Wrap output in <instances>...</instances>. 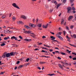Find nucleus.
Listing matches in <instances>:
<instances>
[{
    "instance_id": "obj_4",
    "label": "nucleus",
    "mask_w": 76,
    "mask_h": 76,
    "mask_svg": "<svg viewBox=\"0 0 76 76\" xmlns=\"http://www.w3.org/2000/svg\"><path fill=\"white\" fill-rule=\"evenodd\" d=\"M12 39H15L16 41H18V39L15 36H12L11 38Z\"/></svg>"
},
{
    "instance_id": "obj_42",
    "label": "nucleus",
    "mask_w": 76,
    "mask_h": 76,
    "mask_svg": "<svg viewBox=\"0 0 76 76\" xmlns=\"http://www.w3.org/2000/svg\"><path fill=\"white\" fill-rule=\"evenodd\" d=\"M23 32L24 33H25L26 34H27L28 33V31H24Z\"/></svg>"
},
{
    "instance_id": "obj_35",
    "label": "nucleus",
    "mask_w": 76,
    "mask_h": 76,
    "mask_svg": "<svg viewBox=\"0 0 76 76\" xmlns=\"http://www.w3.org/2000/svg\"><path fill=\"white\" fill-rule=\"evenodd\" d=\"M53 10H52V9H50V10H49V12H50V13H51V12H53Z\"/></svg>"
},
{
    "instance_id": "obj_59",
    "label": "nucleus",
    "mask_w": 76,
    "mask_h": 76,
    "mask_svg": "<svg viewBox=\"0 0 76 76\" xmlns=\"http://www.w3.org/2000/svg\"><path fill=\"white\" fill-rule=\"evenodd\" d=\"M1 37H3L4 36V35H3V34H1Z\"/></svg>"
},
{
    "instance_id": "obj_28",
    "label": "nucleus",
    "mask_w": 76,
    "mask_h": 76,
    "mask_svg": "<svg viewBox=\"0 0 76 76\" xmlns=\"http://www.w3.org/2000/svg\"><path fill=\"white\" fill-rule=\"evenodd\" d=\"M19 38H20V39H23V38L22 36H19Z\"/></svg>"
},
{
    "instance_id": "obj_54",
    "label": "nucleus",
    "mask_w": 76,
    "mask_h": 76,
    "mask_svg": "<svg viewBox=\"0 0 76 76\" xmlns=\"http://www.w3.org/2000/svg\"><path fill=\"white\" fill-rule=\"evenodd\" d=\"M41 52H43V53L45 52V51H44V50H42L41 51Z\"/></svg>"
},
{
    "instance_id": "obj_13",
    "label": "nucleus",
    "mask_w": 76,
    "mask_h": 76,
    "mask_svg": "<svg viewBox=\"0 0 76 76\" xmlns=\"http://www.w3.org/2000/svg\"><path fill=\"white\" fill-rule=\"evenodd\" d=\"M50 38L51 39V40H52V41H53V40H54V39H56V38L53 36H51Z\"/></svg>"
},
{
    "instance_id": "obj_29",
    "label": "nucleus",
    "mask_w": 76,
    "mask_h": 76,
    "mask_svg": "<svg viewBox=\"0 0 76 76\" xmlns=\"http://www.w3.org/2000/svg\"><path fill=\"white\" fill-rule=\"evenodd\" d=\"M31 32L30 31H27V34H31Z\"/></svg>"
},
{
    "instance_id": "obj_20",
    "label": "nucleus",
    "mask_w": 76,
    "mask_h": 76,
    "mask_svg": "<svg viewBox=\"0 0 76 76\" xmlns=\"http://www.w3.org/2000/svg\"><path fill=\"white\" fill-rule=\"evenodd\" d=\"M71 37H72L74 38H76V34H73V36H72V35H71Z\"/></svg>"
},
{
    "instance_id": "obj_8",
    "label": "nucleus",
    "mask_w": 76,
    "mask_h": 76,
    "mask_svg": "<svg viewBox=\"0 0 76 76\" xmlns=\"http://www.w3.org/2000/svg\"><path fill=\"white\" fill-rule=\"evenodd\" d=\"M48 24H47L46 25H45V26H44V25H43V27L44 28H48Z\"/></svg>"
},
{
    "instance_id": "obj_36",
    "label": "nucleus",
    "mask_w": 76,
    "mask_h": 76,
    "mask_svg": "<svg viewBox=\"0 0 76 76\" xmlns=\"http://www.w3.org/2000/svg\"><path fill=\"white\" fill-rule=\"evenodd\" d=\"M63 3H65L66 2V0H64L63 1Z\"/></svg>"
},
{
    "instance_id": "obj_64",
    "label": "nucleus",
    "mask_w": 76,
    "mask_h": 76,
    "mask_svg": "<svg viewBox=\"0 0 76 76\" xmlns=\"http://www.w3.org/2000/svg\"><path fill=\"white\" fill-rule=\"evenodd\" d=\"M38 29H39V30H42V28H38Z\"/></svg>"
},
{
    "instance_id": "obj_24",
    "label": "nucleus",
    "mask_w": 76,
    "mask_h": 76,
    "mask_svg": "<svg viewBox=\"0 0 76 76\" xmlns=\"http://www.w3.org/2000/svg\"><path fill=\"white\" fill-rule=\"evenodd\" d=\"M48 75H49V76H53V75H54V74H48Z\"/></svg>"
},
{
    "instance_id": "obj_19",
    "label": "nucleus",
    "mask_w": 76,
    "mask_h": 76,
    "mask_svg": "<svg viewBox=\"0 0 76 76\" xmlns=\"http://www.w3.org/2000/svg\"><path fill=\"white\" fill-rule=\"evenodd\" d=\"M58 38H59V39H61V40H63V38H62V37H61L60 36H59L58 37Z\"/></svg>"
},
{
    "instance_id": "obj_61",
    "label": "nucleus",
    "mask_w": 76,
    "mask_h": 76,
    "mask_svg": "<svg viewBox=\"0 0 76 76\" xmlns=\"http://www.w3.org/2000/svg\"><path fill=\"white\" fill-rule=\"evenodd\" d=\"M38 69H39V70H41V67H38Z\"/></svg>"
},
{
    "instance_id": "obj_53",
    "label": "nucleus",
    "mask_w": 76,
    "mask_h": 76,
    "mask_svg": "<svg viewBox=\"0 0 76 76\" xmlns=\"http://www.w3.org/2000/svg\"><path fill=\"white\" fill-rule=\"evenodd\" d=\"M66 38H68V39H70V38L68 37V36H66Z\"/></svg>"
},
{
    "instance_id": "obj_57",
    "label": "nucleus",
    "mask_w": 76,
    "mask_h": 76,
    "mask_svg": "<svg viewBox=\"0 0 76 76\" xmlns=\"http://www.w3.org/2000/svg\"><path fill=\"white\" fill-rule=\"evenodd\" d=\"M64 35H65V34H66V31H64Z\"/></svg>"
},
{
    "instance_id": "obj_25",
    "label": "nucleus",
    "mask_w": 76,
    "mask_h": 76,
    "mask_svg": "<svg viewBox=\"0 0 76 76\" xmlns=\"http://www.w3.org/2000/svg\"><path fill=\"white\" fill-rule=\"evenodd\" d=\"M6 44L4 43H3L1 45V46H4Z\"/></svg>"
},
{
    "instance_id": "obj_37",
    "label": "nucleus",
    "mask_w": 76,
    "mask_h": 76,
    "mask_svg": "<svg viewBox=\"0 0 76 76\" xmlns=\"http://www.w3.org/2000/svg\"><path fill=\"white\" fill-rule=\"evenodd\" d=\"M58 34H59V35H61V32H58Z\"/></svg>"
},
{
    "instance_id": "obj_3",
    "label": "nucleus",
    "mask_w": 76,
    "mask_h": 76,
    "mask_svg": "<svg viewBox=\"0 0 76 76\" xmlns=\"http://www.w3.org/2000/svg\"><path fill=\"white\" fill-rule=\"evenodd\" d=\"M29 26H30L32 27V28H35V26H36V25H35L32 23H30L29 24Z\"/></svg>"
},
{
    "instance_id": "obj_15",
    "label": "nucleus",
    "mask_w": 76,
    "mask_h": 76,
    "mask_svg": "<svg viewBox=\"0 0 76 76\" xmlns=\"http://www.w3.org/2000/svg\"><path fill=\"white\" fill-rule=\"evenodd\" d=\"M60 6V4H58L57 5V6H56V8L57 9Z\"/></svg>"
},
{
    "instance_id": "obj_38",
    "label": "nucleus",
    "mask_w": 76,
    "mask_h": 76,
    "mask_svg": "<svg viewBox=\"0 0 76 76\" xmlns=\"http://www.w3.org/2000/svg\"><path fill=\"white\" fill-rule=\"evenodd\" d=\"M29 58H27L26 59V61L27 62H28V61H29Z\"/></svg>"
},
{
    "instance_id": "obj_12",
    "label": "nucleus",
    "mask_w": 76,
    "mask_h": 76,
    "mask_svg": "<svg viewBox=\"0 0 76 76\" xmlns=\"http://www.w3.org/2000/svg\"><path fill=\"white\" fill-rule=\"evenodd\" d=\"M73 18V16H70L69 17V18H68V20H70V19H72Z\"/></svg>"
},
{
    "instance_id": "obj_14",
    "label": "nucleus",
    "mask_w": 76,
    "mask_h": 76,
    "mask_svg": "<svg viewBox=\"0 0 76 76\" xmlns=\"http://www.w3.org/2000/svg\"><path fill=\"white\" fill-rule=\"evenodd\" d=\"M37 26H38L39 28H41V26H42V24H41V23L38 24Z\"/></svg>"
},
{
    "instance_id": "obj_44",
    "label": "nucleus",
    "mask_w": 76,
    "mask_h": 76,
    "mask_svg": "<svg viewBox=\"0 0 76 76\" xmlns=\"http://www.w3.org/2000/svg\"><path fill=\"white\" fill-rule=\"evenodd\" d=\"M50 51V52H52V51H53V49H50L49 50Z\"/></svg>"
},
{
    "instance_id": "obj_62",
    "label": "nucleus",
    "mask_w": 76,
    "mask_h": 76,
    "mask_svg": "<svg viewBox=\"0 0 76 76\" xmlns=\"http://www.w3.org/2000/svg\"><path fill=\"white\" fill-rule=\"evenodd\" d=\"M69 45H71V46H73V45H72V44H70V43H69Z\"/></svg>"
},
{
    "instance_id": "obj_7",
    "label": "nucleus",
    "mask_w": 76,
    "mask_h": 76,
    "mask_svg": "<svg viewBox=\"0 0 76 76\" xmlns=\"http://www.w3.org/2000/svg\"><path fill=\"white\" fill-rule=\"evenodd\" d=\"M51 3H54L56 5V4H57V1L55 0H53L52 1Z\"/></svg>"
},
{
    "instance_id": "obj_22",
    "label": "nucleus",
    "mask_w": 76,
    "mask_h": 76,
    "mask_svg": "<svg viewBox=\"0 0 76 76\" xmlns=\"http://www.w3.org/2000/svg\"><path fill=\"white\" fill-rule=\"evenodd\" d=\"M23 65H20L18 67V68L19 69L20 68H22V67H23Z\"/></svg>"
},
{
    "instance_id": "obj_10",
    "label": "nucleus",
    "mask_w": 76,
    "mask_h": 76,
    "mask_svg": "<svg viewBox=\"0 0 76 76\" xmlns=\"http://www.w3.org/2000/svg\"><path fill=\"white\" fill-rule=\"evenodd\" d=\"M21 18H22L23 19H26V17L24 15L21 16Z\"/></svg>"
},
{
    "instance_id": "obj_16",
    "label": "nucleus",
    "mask_w": 76,
    "mask_h": 76,
    "mask_svg": "<svg viewBox=\"0 0 76 76\" xmlns=\"http://www.w3.org/2000/svg\"><path fill=\"white\" fill-rule=\"evenodd\" d=\"M10 37H5L4 38V40H7L8 39H10Z\"/></svg>"
},
{
    "instance_id": "obj_60",
    "label": "nucleus",
    "mask_w": 76,
    "mask_h": 76,
    "mask_svg": "<svg viewBox=\"0 0 76 76\" xmlns=\"http://www.w3.org/2000/svg\"><path fill=\"white\" fill-rule=\"evenodd\" d=\"M17 67L16 66L15 67V70H16V69H17Z\"/></svg>"
},
{
    "instance_id": "obj_47",
    "label": "nucleus",
    "mask_w": 76,
    "mask_h": 76,
    "mask_svg": "<svg viewBox=\"0 0 76 76\" xmlns=\"http://www.w3.org/2000/svg\"><path fill=\"white\" fill-rule=\"evenodd\" d=\"M20 63V61H18L17 62V64H19Z\"/></svg>"
},
{
    "instance_id": "obj_9",
    "label": "nucleus",
    "mask_w": 76,
    "mask_h": 76,
    "mask_svg": "<svg viewBox=\"0 0 76 76\" xmlns=\"http://www.w3.org/2000/svg\"><path fill=\"white\" fill-rule=\"evenodd\" d=\"M31 34H32L31 35V36H32L33 38H35V36H36V35L34 34V33H31Z\"/></svg>"
},
{
    "instance_id": "obj_39",
    "label": "nucleus",
    "mask_w": 76,
    "mask_h": 76,
    "mask_svg": "<svg viewBox=\"0 0 76 76\" xmlns=\"http://www.w3.org/2000/svg\"><path fill=\"white\" fill-rule=\"evenodd\" d=\"M5 73V72H1V73L0 74V75H3V74H4V73Z\"/></svg>"
},
{
    "instance_id": "obj_41",
    "label": "nucleus",
    "mask_w": 76,
    "mask_h": 76,
    "mask_svg": "<svg viewBox=\"0 0 76 76\" xmlns=\"http://www.w3.org/2000/svg\"><path fill=\"white\" fill-rule=\"evenodd\" d=\"M25 41H29V40L27 39H24Z\"/></svg>"
},
{
    "instance_id": "obj_49",
    "label": "nucleus",
    "mask_w": 76,
    "mask_h": 76,
    "mask_svg": "<svg viewBox=\"0 0 76 76\" xmlns=\"http://www.w3.org/2000/svg\"><path fill=\"white\" fill-rule=\"evenodd\" d=\"M56 37H57L58 38V37H59V36H59V35L58 34H56Z\"/></svg>"
},
{
    "instance_id": "obj_43",
    "label": "nucleus",
    "mask_w": 76,
    "mask_h": 76,
    "mask_svg": "<svg viewBox=\"0 0 76 76\" xmlns=\"http://www.w3.org/2000/svg\"><path fill=\"white\" fill-rule=\"evenodd\" d=\"M61 63L63 65L65 64V62H61Z\"/></svg>"
},
{
    "instance_id": "obj_50",
    "label": "nucleus",
    "mask_w": 76,
    "mask_h": 76,
    "mask_svg": "<svg viewBox=\"0 0 76 76\" xmlns=\"http://www.w3.org/2000/svg\"><path fill=\"white\" fill-rule=\"evenodd\" d=\"M36 21L37 22V23L38 22V19H37L36 20Z\"/></svg>"
},
{
    "instance_id": "obj_48",
    "label": "nucleus",
    "mask_w": 76,
    "mask_h": 76,
    "mask_svg": "<svg viewBox=\"0 0 76 76\" xmlns=\"http://www.w3.org/2000/svg\"><path fill=\"white\" fill-rule=\"evenodd\" d=\"M46 38V37L45 36H43L42 37V38H43V39H44V38Z\"/></svg>"
},
{
    "instance_id": "obj_31",
    "label": "nucleus",
    "mask_w": 76,
    "mask_h": 76,
    "mask_svg": "<svg viewBox=\"0 0 76 76\" xmlns=\"http://www.w3.org/2000/svg\"><path fill=\"white\" fill-rule=\"evenodd\" d=\"M61 54H62V55H66V53H63L62 52H61Z\"/></svg>"
},
{
    "instance_id": "obj_58",
    "label": "nucleus",
    "mask_w": 76,
    "mask_h": 76,
    "mask_svg": "<svg viewBox=\"0 0 76 76\" xmlns=\"http://www.w3.org/2000/svg\"><path fill=\"white\" fill-rule=\"evenodd\" d=\"M38 50V48H36L34 49V50L35 51H37V50Z\"/></svg>"
},
{
    "instance_id": "obj_2",
    "label": "nucleus",
    "mask_w": 76,
    "mask_h": 76,
    "mask_svg": "<svg viewBox=\"0 0 76 76\" xmlns=\"http://www.w3.org/2000/svg\"><path fill=\"white\" fill-rule=\"evenodd\" d=\"M12 5L14 7H16L17 9H20V8L19 7L16 5V4L15 3H13Z\"/></svg>"
},
{
    "instance_id": "obj_6",
    "label": "nucleus",
    "mask_w": 76,
    "mask_h": 76,
    "mask_svg": "<svg viewBox=\"0 0 76 76\" xmlns=\"http://www.w3.org/2000/svg\"><path fill=\"white\" fill-rule=\"evenodd\" d=\"M17 23L18 25H19L20 24H23V23L20 21H18Z\"/></svg>"
},
{
    "instance_id": "obj_40",
    "label": "nucleus",
    "mask_w": 76,
    "mask_h": 76,
    "mask_svg": "<svg viewBox=\"0 0 76 76\" xmlns=\"http://www.w3.org/2000/svg\"><path fill=\"white\" fill-rule=\"evenodd\" d=\"M10 54L11 56H13V52L10 53Z\"/></svg>"
},
{
    "instance_id": "obj_46",
    "label": "nucleus",
    "mask_w": 76,
    "mask_h": 76,
    "mask_svg": "<svg viewBox=\"0 0 76 76\" xmlns=\"http://www.w3.org/2000/svg\"><path fill=\"white\" fill-rule=\"evenodd\" d=\"M58 59H59V60H61V58H60L59 57H58Z\"/></svg>"
},
{
    "instance_id": "obj_33",
    "label": "nucleus",
    "mask_w": 76,
    "mask_h": 76,
    "mask_svg": "<svg viewBox=\"0 0 76 76\" xmlns=\"http://www.w3.org/2000/svg\"><path fill=\"white\" fill-rule=\"evenodd\" d=\"M66 28L68 30V31L69 30V27L67 26H66Z\"/></svg>"
},
{
    "instance_id": "obj_23",
    "label": "nucleus",
    "mask_w": 76,
    "mask_h": 76,
    "mask_svg": "<svg viewBox=\"0 0 76 76\" xmlns=\"http://www.w3.org/2000/svg\"><path fill=\"white\" fill-rule=\"evenodd\" d=\"M6 15H4L2 16V17H1V18L2 19H4V18H6Z\"/></svg>"
},
{
    "instance_id": "obj_30",
    "label": "nucleus",
    "mask_w": 76,
    "mask_h": 76,
    "mask_svg": "<svg viewBox=\"0 0 76 76\" xmlns=\"http://www.w3.org/2000/svg\"><path fill=\"white\" fill-rule=\"evenodd\" d=\"M72 10H76L75 8H74L73 7H72Z\"/></svg>"
},
{
    "instance_id": "obj_32",
    "label": "nucleus",
    "mask_w": 76,
    "mask_h": 76,
    "mask_svg": "<svg viewBox=\"0 0 76 76\" xmlns=\"http://www.w3.org/2000/svg\"><path fill=\"white\" fill-rule=\"evenodd\" d=\"M70 2L72 3H73L74 1V0H70Z\"/></svg>"
},
{
    "instance_id": "obj_55",
    "label": "nucleus",
    "mask_w": 76,
    "mask_h": 76,
    "mask_svg": "<svg viewBox=\"0 0 76 76\" xmlns=\"http://www.w3.org/2000/svg\"><path fill=\"white\" fill-rule=\"evenodd\" d=\"M55 48L56 50H59V49L58 48Z\"/></svg>"
},
{
    "instance_id": "obj_21",
    "label": "nucleus",
    "mask_w": 76,
    "mask_h": 76,
    "mask_svg": "<svg viewBox=\"0 0 76 76\" xmlns=\"http://www.w3.org/2000/svg\"><path fill=\"white\" fill-rule=\"evenodd\" d=\"M45 62H42V61H40V64H44V63H45Z\"/></svg>"
},
{
    "instance_id": "obj_27",
    "label": "nucleus",
    "mask_w": 76,
    "mask_h": 76,
    "mask_svg": "<svg viewBox=\"0 0 76 76\" xmlns=\"http://www.w3.org/2000/svg\"><path fill=\"white\" fill-rule=\"evenodd\" d=\"M73 27H74V26L71 25L70 27L71 29H73Z\"/></svg>"
},
{
    "instance_id": "obj_26",
    "label": "nucleus",
    "mask_w": 76,
    "mask_h": 76,
    "mask_svg": "<svg viewBox=\"0 0 76 76\" xmlns=\"http://www.w3.org/2000/svg\"><path fill=\"white\" fill-rule=\"evenodd\" d=\"M6 57V55L4 54L3 56H2V57L3 58H5Z\"/></svg>"
},
{
    "instance_id": "obj_63",
    "label": "nucleus",
    "mask_w": 76,
    "mask_h": 76,
    "mask_svg": "<svg viewBox=\"0 0 76 76\" xmlns=\"http://www.w3.org/2000/svg\"><path fill=\"white\" fill-rule=\"evenodd\" d=\"M72 54H75V55H76V54L75 53H72Z\"/></svg>"
},
{
    "instance_id": "obj_52",
    "label": "nucleus",
    "mask_w": 76,
    "mask_h": 76,
    "mask_svg": "<svg viewBox=\"0 0 76 76\" xmlns=\"http://www.w3.org/2000/svg\"><path fill=\"white\" fill-rule=\"evenodd\" d=\"M55 53H58V54H60V53L58 51H55Z\"/></svg>"
},
{
    "instance_id": "obj_11",
    "label": "nucleus",
    "mask_w": 76,
    "mask_h": 76,
    "mask_svg": "<svg viewBox=\"0 0 76 76\" xmlns=\"http://www.w3.org/2000/svg\"><path fill=\"white\" fill-rule=\"evenodd\" d=\"M24 27H25V28H26V29H30V27L26 25H25L24 26Z\"/></svg>"
},
{
    "instance_id": "obj_17",
    "label": "nucleus",
    "mask_w": 76,
    "mask_h": 76,
    "mask_svg": "<svg viewBox=\"0 0 76 76\" xmlns=\"http://www.w3.org/2000/svg\"><path fill=\"white\" fill-rule=\"evenodd\" d=\"M58 66L60 67V68H61V69H62L63 68V66H62V65L60 64H59Z\"/></svg>"
},
{
    "instance_id": "obj_5",
    "label": "nucleus",
    "mask_w": 76,
    "mask_h": 76,
    "mask_svg": "<svg viewBox=\"0 0 76 76\" xmlns=\"http://www.w3.org/2000/svg\"><path fill=\"white\" fill-rule=\"evenodd\" d=\"M6 57L9 58L10 57V54L9 53H8L6 54Z\"/></svg>"
},
{
    "instance_id": "obj_45",
    "label": "nucleus",
    "mask_w": 76,
    "mask_h": 76,
    "mask_svg": "<svg viewBox=\"0 0 76 76\" xmlns=\"http://www.w3.org/2000/svg\"><path fill=\"white\" fill-rule=\"evenodd\" d=\"M72 59L73 60H76V58H73Z\"/></svg>"
},
{
    "instance_id": "obj_1",
    "label": "nucleus",
    "mask_w": 76,
    "mask_h": 76,
    "mask_svg": "<svg viewBox=\"0 0 76 76\" xmlns=\"http://www.w3.org/2000/svg\"><path fill=\"white\" fill-rule=\"evenodd\" d=\"M67 12L68 13H70L72 11V8L70 7H68L67 8Z\"/></svg>"
},
{
    "instance_id": "obj_51",
    "label": "nucleus",
    "mask_w": 76,
    "mask_h": 76,
    "mask_svg": "<svg viewBox=\"0 0 76 76\" xmlns=\"http://www.w3.org/2000/svg\"><path fill=\"white\" fill-rule=\"evenodd\" d=\"M50 33L52 34L53 35H54V33L52 32H50Z\"/></svg>"
},
{
    "instance_id": "obj_18",
    "label": "nucleus",
    "mask_w": 76,
    "mask_h": 76,
    "mask_svg": "<svg viewBox=\"0 0 76 76\" xmlns=\"http://www.w3.org/2000/svg\"><path fill=\"white\" fill-rule=\"evenodd\" d=\"M63 23H64V20H63V19H62L61 23V25H63Z\"/></svg>"
},
{
    "instance_id": "obj_56",
    "label": "nucleus",
    "mask_w": 76,
    "mask_h": 76,
    "mask_svg": "<svg viewBox=\"0 0 76 76\" xmlns=\"http://www.w3.org/2000/svg\"><path fill=\"white\" fill-rule=\"evenodd\" d=\"M72 12L73 13H76V11H73Z\"/></svg>"
},
{
    "instance_id": "obj_34",
    "label": "nucleus",
    "mask_w": 76,
    "mask_h": 76,
    "mask_svg": "<svg viewBox=\"0 0 76 76\" xmlns=\"http://www.w3.org/2000/svg\"><path fill=\"white\" fill-rule=\"evenodd\" d=\"M12 19L13 20H15V19H16V18H15V17H12Z\"/></svg>"
}]
</instances>
